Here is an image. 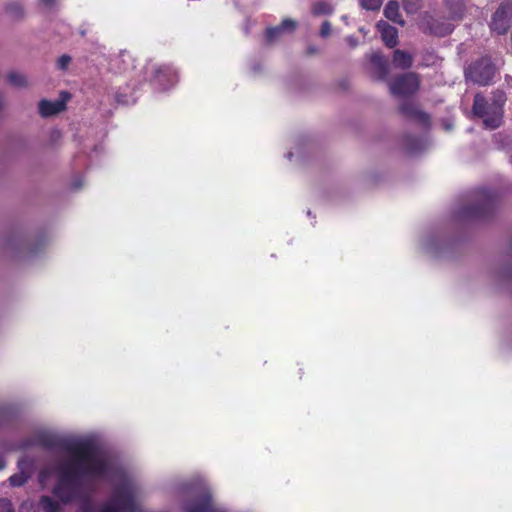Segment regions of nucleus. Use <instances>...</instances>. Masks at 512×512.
<instances>
[{
  "label": "nucleus",
  "mask_w": 512,
  "mask_h": 512,
  "mask_svg": "<svg viewBox=\"0 0 512 512\" xmlns=\"http://www.w3.org/2000/svg\"><path fill=\"white\" fill-rule=\"evenodd\" d=\"M37 443L45 449H62L69 455V459L58 465V479L53 488V494L64 504L82 496L84 479H103L111 471L109 460L90 440L65 441L51 434H41Z\"/></svg>",
  "instance_id": "1"
},
{
  "label": "nucleus",
  "mask_w": 512,
  "mask_h": 512,
  "mask_svg": "<svg viewBox=\"0 0 512 512\" xmlns=\"http://www.w3.org/2000/svg\"><path fill=\"white\" fill-rule=\"evenodd\" d=\"M505 100V94L502 91L495 95L491 103H488L483 95L476 94L473 100L472 111L475 116L483 119L485 127L496 129L502 123Z\"/></svg>",
  "instance_id": "2"
},
{
  "label": "nucleus",
  "mask_w": 512,
  "mask_h": 512,
  "mask_svg": "<svg viewBox=\"0 0 512 512\" xmlns=\"http://www.w3.org/2000/svg\"><path fill=\"white\" fill-rule=\"evenodd\" d=\"M475 203L463 208L462 214L470 218H483L493 213L496 208L497 194L485 187L477 188L473 192Z\"/></svg>",
  "instance_id": "3"
},
{
  "label": "nucleus",
  "mask_w": 512,
  "mask_h": 512,
  "mask_svg": "<svg viewBox=\"0 0 512 512\" xmlns=\"http://www.w3.org/2000/svg\"><path fill=\"white\" fill-rule=\"evenodd\" d=\"M496 73V67L489 56H483L472 62L465 70L467 80L480 86L489 85Z\"/></svg>",
  "instance_id": "4"
},
{
  "label": "nucleus",
  "mask_w": 512,
  "mask_h": 512,
  "mask_svg": "<svg viewBox=\"0 0 512 512\" xmlns=\"http://www.w3.org/2000/svg\"><path fill=\"white\" fill-rule=\"evenodd\" d=\"M109 503L118 512H134L137 510L135 491L128 482H123L115 487Z\"/></svg>",
  "instance_id": "5"
},
{
  "label": "nucleus",
  "mask_w": 512,
  "mask_h": 512,
  "mask_svg": "<svg viewBox=\"0 0 512 512\" xmlns=\"http://www.w3.org/2000/svg\"><path fill=\"white\" fill-rule=\"evenodd\" d=\"M420 80L418 74L408 72L396 77L390 84V90L397 96H408L418 91Z\"/></svg>",
  "instance_id": "6"
},
{
  "label": "nucleus",
  "mask_w": 512,
  "mask_h": 512,
  "mask_svg": "<svg viewBox=\"0 0 512 512\" xmlns=\"http://www.w3.org/2000/svg\"><path fill=\"white\" fill-rule=\"evenodd\" d=\"M512 20V0H507L501 3L498 9L492 16L490 29L499 35H504L508 32Z\"/></svg>",
  "instance_id": "7"
},
{
  "label": "nucleus",
  "mask_w": 512,
  "mask_h": 512,
  "mask_svg": "<svg viewBox=\"0 0 512 512\" xmlns=\"http://www.w3.org/2000/svg\"><path fill=\"white\" fill-rule=\"evenodd\" d=\"M423 32L437 37H445L454 30L453 24L425 13L422 19Z\"/></svg>",
  "instance_id": "8"
},
{
  "label": "nucleus",
  "mask_w": 512,
  "mask_h": 512,
  "mask_svg": "<svg viewBox=\"0 0 512 512\" xmlns=\"http://www.w3.org/2000/svg\"><path fill=\"white\" fill-rule=\"evenodd\" d=\"M400 113L407 119L413 120L421 124L424 128L430 126V116L426 112L421 111L412 101H404L399 107Z\"/></svg>",
  "instance_id": "9"
},
{
  "label": "nucleus",
  "mask_w": 512,
  "mask_h": 512,
  "mask_svg": "<svg viewBox=\"0 0 512 512\" xmlns=\"http://www.w3.org/2000/svg\"><path fill=\"white\" fill-rule=\"evenodd\" d=\"M184 512H223L213 505L212 495L205 491L198 495L194 500L187 503Z\"/></svg>",
  "instance_id": "10"
},
{
  "label": "nucleus",
  "mask_w": 512,
  "mask_h": 512,
  "mask_svg": "<svg viewBox=\"0 0 512 512\" xmlns=\"http://www.w3.org/2000/svg\"><path fill=\"white\" fill-rule=\"evenodd\" d=\"M381 34L382 41L388 48H394L398 44V30L388 22L380 20L376 24Z\"/></svg>",
  "instance_id": "11"
},
{
  "label": "nucleus",
  "mask_w": 512,
  "mask_h": 512,
  "mask_svg": "<svg viewBox=\"0 0 512 512\" xmlns=\"http://www.w3.org/2000/svg\"><path fill=\"white\" fill-rule=\"evenodd\" d=\"M369 60L373 66L375 78L385 80L389 75L388 59L382 53L374 52L370 55Z\"/></svg>",
  "instance_id": "12"
},
{
  "label": "nucleus",
  "mask_w": 512,
  "mask_h": 512,
  "mask_svg": "<svg viewBox=\"0 0 512 512\" xmlns=\"http://www.w3.org/2000/svg\"><path fill=\"white\" fill-rule=\"evenodd\" d=\"M296 28V22L292 19L286 18L279 25L269 27L266 30V40L271 43L277 40L280 35L285 32H293Z\"/></svg>",
  "instance_id": "13"
},
{
  "label": "nucleus",
  "mask_w": 512,
  "mask_h": 512,
  "mask_svg": "<svg viewBox=\"0 0 512 512\" xmlns=\"http://www.w3.org/2000/svg\"><path fill=\"white\" fill-rule=\"evenodd\" d=\"M65 108V100L49 101L43 99L39 102V113L44 118L56 115L65 110Z\"/></svg>",
  "instance_id": "14"
},
{
  "label": "nucleus",
  "mask_w": 512,
  "mask_h": 512,
  "mask_svg": "<svg viewBox=\"0 0 512 512\" xmlns=\"http://www.w3.org/2000/svg\"><path fill=\"white\" fill-rule=\"evenodd\" d=\"M175 79V72L172 67L168 65H160L154 69L153 80L159 85L165 86L173 83Z\"/></svg>",
  "instance_id": "15"
},
{
  "label": "nucleus",
  "mask_w": 512,
  "mask_h": 512,
  "mask_svg": "<svg viewBox=\"0 0 512 512\" xmlns=\"http://www.w3.org/2000/svg\"><path fill=\"white\" fill-rule=\"evenodd\" d=\"M450 20H461L465 13V0H445Z\"/></svg>",
  "instance_id": "16"
},
{
  "label": "nucleus",
  "mask_w": 512,
  "mask_h": 512,
  "mask_svg": "<svg viewBox=\"0 0 512 512\" xmlns=\"http://www.w3.org/2000/svg\"><path fill=\"white\" fill-rule=\"evenodd\" d=\"M384 16L388 20L401 26L405 24V21L400 14L399 3L395 0H391L386 4L384 8Z\"/></svg>",
  "instance_id": "17"
},
{
  "label": "nucleus",
  "mask_w": 512,
  "mask_h": 512,
  "mask_svg": "<svg viewBox=\"0 0 512 512\" xmlns=\"http://www.w3.org/2000/svg\"><path fill=\"white\" fill-rule=\"evenodd\" d=\"M393 64L401 69H409L413 65V56L400 49H396L393 52Z\"/></svg>",
  "instance_id": "18"
},
{
  "label": "nucleus",
  "mask_w": 512,
  "mask_h": 512,
  "mask_svg": "<svg viewBox=\"0 0 512 512\" xmlns=\"http://www.w3.org/2000/svg\"><path fill=\"white\" fill-rule=\"evenodd\" d=\"M311 12L314 16L331 15L334 7L329 2L317 1L312 5Z\"/></svg>",
  "instance_id": "19"
},
{
  "label": "nucleus",
  "mask_w": 512,
  "mask_h": 512,
  "mask_svg": "<svg viewBox=\"0 0 512 512\" xmlns=\"http://www.w3.org/2000/svg\"><path fill=\"white\" fill-rule=\"evenodd\" d=\"M40 505L45 512H59L61 509L60 503L50 496H42Z\"/></svg>",
  "instance_id": "20"
},
{
  "label": "nucleus",
  "mask_w": 512,
  "mask_h": 512,
  "mask_svg": "<svg viewBox=\"0 0 512 512\" xmlns=\"http://www.w3.org/2000/svg\"><path fill=\"white\" fill-rule=\"evenodd\" d=\"M8 81L15 87H25L27 85L26 77L16 72H11L8 74Z\"/></svg>",
  "instance_id": "21"
},
{
  "label": "nucleus",
  "mask_w": 512,
  "mask_h": 512,
  "mask_svg": "<svg viewBox=\"0 0 512 512\" xmlns=\"http://www.w3.org/2000/svg\"><path fill=\"white\" fill-rule=\"evenodd\" d=\"M383 0H360V5L366 10H378L382 5Z\"/></svg>",
  "instance_id": "22"
},
{
  "label": "nucleus",
  "mask_w": 512,
  "mask_h": 512,
  "mask_svg": "<svg viewBox=\"0 0 512 512\" xmlns=\"http://www.w3.org/2000/svg\"><path fill=\"white\" fill-rule=\"evenodd\" d=\"M26 481L27 477L24 476L23 474H14L9 478L10 484L14 487L22 486L23 484H25Z\"/></svg>",
  "instance_id": "23"
},
{
  "label": "nucleus",
  "mask_w": 512,
  "mask_h": 512,
  "mask_svg": "<svg viewBox=\"0 0 512 512\" xmlns=\"http://www.w3.org/2000/svg\"><path fill=\"white\" fill-rule=\"evenodd\" d=\"M406 146L410 152H414L420 148L421 140L418 138L406 137Z\"/></svg>",
  "instance_id": "24"
},
{
  "label": "nucleus",
  "mask_w": 512,
  "mask_h": 512,
  "mask_svg": "<svg viewBox=\"0 0 512 512\" xmlns=\"http://www.w3.org/2000/svg\"><path fill=\"white\" fill-rule=\"evenodd\" d=\"M403 6L408 13H414L420 8L419 0H403Z\"/></svg>",
  "instance_id": "25"
},
{
  "label": "nucleus",
  "mask_w": 512,
  "mask_h": 512,
  "mask_svg": "<svg viewBox=\"0 0 512 512\" xmlns=\"http://www.w3.org/2000/svg\"><path fill=\"white\" fill-rule=\"evenodd\" d=\"M0 512H15L12 502L7 498H0Z\"/></svg>",
  "instance_id": "26"
},
{
  "label": "nucleus",
  "mask_w": 512,
  "mask_h": 512,
  "mask_svg": "<svg viewBox=\"0 0 512 512\" xmlns=\"http://www.w3.org/2000/svg\"><path fill=\"white\" fill-rule=\"evenodd\" d=\"M332 32V26L329 21H324L320 28V36L322 38H327Z\"/></svg>",
  "instance_id": "27"
},
{
  "label": "nucleus",
  "mask_w": 512,
  "mask_h": 512,
  "mask_svg": "<svg viewBox=\"0 0 512 512\" xmlns=\"http://www.w3.org/2000/svg\"><path fill=\"white\" fill-rule=\"evenodd\" d=\"M7 11L15 17L22 16V8L18 4H10L7 6Z\"/></svg>",
  "instance_id": "28"
},
{
  "label": "nucleus",
  "mask_w": 512,
  "mask_h": 512,
  "mask_svg": "<svg viewBox=\"0 0 512 512\" xmlns=\"http://www.w3.org/2000/svg\"><path fill=\"white\" fill-rule=\"evenodd\" d=\"M71 62V57L69 55H62L58 59V67L62 70H65L69 63Z\"/></svg>",
  "instance_id": "29"
},
{
  "label": "nucleus",
  "mask_w": 512,
  "mask_h": 512,
  "mask_svg": "<svg viewBox=\"0 0 512 512\" xmlns=\"http://www.w3.org/2000/svg\"><path fill=\"white\" fill-rule=\"evenodd\" d=\"M346 42L351 48H355L358 46V39L355 36L346 37Z\"/></svg>",
  "instance_id": "30"
},
{
  "label": "nucleus",
  "mask_w": 512,
  "mask_h": 512,
  "mask_svg": "<svg viewBox=\"0 0 512 512\" xmlns=\"http://www.w3.org/2000/svg\"><path fill=\"white\" fill-rule=\"evenodd\" d=\"M82 509L85 511V512H91L92 510V503L90 501L89 498H86L83 503H82Z\"/></svg>",
  "instance_id": "31"
},
{
  "label": "nucleus",
  "mask_w": 512,
  "mask_h": 512,
  "mask_svg": "<svg viewBox=\"0 0 512 512\" xmlns=\"http://www.w3.org/2000/svg\"><path fill=\"white\" fill-rule=\"evenodd\" d=\"M99 512H118L110 503L102 506Z\"/></svg>",
  "instance_id": "32"
},
{
  "label": "nucleus",
  "mask_w": 512,
  "mask_h": 512,
  "mask_svg": "<svg viewBox=\"0 0 512 512\" xmlns=\"http://www.w3.org/2000/svg\"><path fill=\"white\" fill-rule=\"evenodd\" d=\"M317 53H318V48L316 46H313V45L309 46L307 48V50H306V54L308 56L315 55Z\"/></svg>",
  "instance_id": "33"
},
{
  "label": "nucleus",
  "mask_w": 512,
  "mask_h": 512,
  "mask_svg": "<svg viewBox=\"0 0 512 512\" xmlns=\"http://www.w3.org/2000/svg\"><path fill=\"white\" fill-rule=\"evenodd\" d=\"M43 5L50 7L54 4L55 0H39Z\"/></svg>",
  "instance_id": "34"
},
{
  "label": "nucleus",
  "mask_w": 512,
  "mask_h": 512,
  "mask_svg": "<svg viewBox=\"0 0 512 512\" xmlns=\"http://www.w3.org/2000/svg\"><path fill=\"white\" fill-rule=\"evenodd\" d=\"M116 100H117V102H119V103H124V100H121V99H120V95H117V96H116Z\"/></svg>",
  "instance_id": "35"
},
{
  "label": "nucleus",
  "mask_w": 512,
  "mask_h": 512,
  "mask_svg": "<svg viewBox=\"0 0 512 512\" xmlns=\"http://www.w3.org/2000/svg\"><path fill=\"white\" fill-rule=\"evenodd\" d=\"M2 107H3V99H2V97L0 96V110L2 109Z\"/></svg>",
  "instance_id": "36"
},
{
  "label": "nucleus",
  "mask_w": 512,
  "mask_h": 512,
  "mask_svg": "<svg viewBox=\"0 0 512 512\" xmlns=\"http://www.w3.org/2000/svg\"><path fill=\"white\" fill-rule=\"evenodd\" d=\"M302 374H303V373H302V369L300 368V369H299V378H300V379L302 378Z\"/></svg>",
  "instance_id": "37"
}]
</instances>
